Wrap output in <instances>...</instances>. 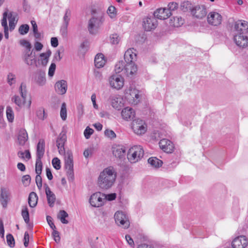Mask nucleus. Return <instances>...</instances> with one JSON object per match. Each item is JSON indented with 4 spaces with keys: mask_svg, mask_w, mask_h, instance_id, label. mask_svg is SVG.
<instances>
[{
    "mask_svg": "<svg viewBox=\"0 0 248 248\" xmlns=\"http://www.w3.org/2000/svg\"><path fill=\"white\" fill-rule=\"evenodd\" d=\"M110 43L112 44H118L120 40V37L116 33H114L110 36Z\"/></svg>",
    "mask_w": 248,
    "mask_h": 248,
    "instance_id": "de8ad7c7",
    "label": "nucleus"
},
{
    "mask_svg": "<svg viewBox=\"0 0 248 248\" xmlns=\"http://www.w3.org/2000/svg\"><path fill=\"white\" fill-rule=\"evenodd\" d=\"M31 180V176L29 175H24L22 178V182L25 186L30 185Z\"/></svg>",
    "mask_w": 248,
    "mask_h": 248,
    "instance_id": "bf43d9fd",
    "label": "nucleus"
},
{
    "mask_svg": "<svg viewBox=\"0 0 248 248\" xmlns=\"http://www.w3.org/2000/svg\"><path fill=\"white\" fill-rule=\"evenodd\" d=\"M94 76L97 80L101 81L103 78L102 75L99 70H94Z\"/></svg>",
    "mask_w": 248,
    "mask_h": 248,
    "instance_id": "774afa93",
    "label": "nucleus"
},
{
    "mask_svg": "<svg viewBox=\"0 0 248 248\" xmlns=\"http://www.w3.org/2000/svg\"><path fill=\"white\" fill-rule=\"evenodd\" d=\"M233 40L237 46L240 47H245L248 45V37L245 32H237L233 36Z\"/></svg>",
    "mask_w": 248,
    "mask_h": 248,
    "instance_id": "6e6552de",
    "label": "nucleus"
},
{
    "mask_svg": "<svg viewBox=\"0 0 248 248\" xmlns=\"http://www.w3.org/2000/svg\"><path fill=\"white\" fill-rule=\"evenodd\" d=\"M160 148L167 153H171L174 149L173 143L170 140L163 139L159 142Z\"/></svg>",
    "mask_w": 248,
    "mask_h": 248,
    "instance_id": "4468645a",
    "label": "nucleus"
},
{
    "mask_svg": "<svg viewBox=\"0 0 248 248\" xmlns=\"http://www.w3.org/2000/svg\"><path fill=\"white\" fill-rule=\"evenodd\" d=\"M233 248H245L248 245L246 236L240 235L236 237L232 243Z\"/></svg>",
    "mask_w": 248,
    "mask_h": 248,
    "instance_id": "f8f14e48",
    "label": "nucleus"
},
{
    "mask_svg": "<svg viewBox=\"0 0 248 248\" xmlns=\"http://www.w3.org/2000/svg\"><path fill=\"white\" fill-rule=\"evenodd\" d=\"M89 47V43L87 40L84 41L80 46V51L83 54H85Z\"/></svg>",
    "mask_w": 248,
    "mask_h": 248,
    "instance_id": "c03bdc74",
    "label": "nucleus"
},
{
    "mask_svg": "<svg viewBox=\"0 0 248 248\" xmlns=\"http://www.w3.org/2000/svg\"><path fill=\"white\" fill-rule=\"evenodd\" d=\"M19 90L20 93V95L23 100V102H25L27 93L26 85L23 83H22L20 85Z\"/></svg>",
    "mask_w": 248,
    "mask_h": 248,
    "instance_id": "ea45409f",
    "label": "nucleus"
},
{
    "mask_svg": "<svg viewBox=\"0 0 248 248\" xmlns=\"http://www.w3.org/2000/svg\"><path fill=\"white\" fill-rule=\"evenodd\" d=\"M184 22V20L181 17H173L170 19L169 25L174 27H179L182 26Z\"/></svg>",
    "mask_w": 248,
    "mask_h": 248,
    "instance_id": "c756f323",
    "label": "nucleus"
},
{
    "mask_svg": "<svg viewBox=\"0 0 248 248\" xmlns=\"http://www.w3.org/2000/svg\"><path fill=\"white\" fill-rule=\"evenodd\" d=\"M12 101H14V103L19 107H21L22 105L25 103L24 102L23 100H22L18 95L14 96L12 98Z\"/></svg>",
    "mask_w": 248,
    "mask_h": 248,
    "instance_id": "603ef678",
    "label": "nucleus"
},
{
    "mask_svg": "<svg viewBox=\"0 0 248 248\" xmlns=\"http://www.w3.org/2000/svg\"><path fill=\"white\" fill-rule=\"evenodd\" d=\"M172 13L169 11L167 8H160L157 9L154 13V16L160 20H165L170 17Z\"/></svg>",
    "mask_w": 248,
    "mask_h": 248,
    "instance_id": "ddd939ff",
    "label": "nucleus"
},
{
    "mask_svg": "<svg viewBox=\"0 0 248 248\" xmlns=\"http://www.w3.org/2000/svg\"><path fill=\"white\" fill-rule=\"evenodd\" d=\"M236 31H246L248 30V22L245 20H239L234 23Z\"/></svg>",
    "mask_w": 248,
    "mask_h": 248,
    "instance_id": "bb28decb",
    "label": "nucleus"
},
{
    "mask_svg": "<svg viewBox=\"0 0 248 248\" xmlns=\"http://www.w3.org/2000/svg\"><path fill=\"white\" fill-rule=\"evenodd\" d=\"M146 39V35L144 33V32H141L138 36L136 37V40L139 43H142Z\"/></svg>",
    "mask_w": 248,
    "mask_h": 248,
    "instance_id": "864d4df0",
    "label": "nucleus"
},
{
    "mask_svg": "<svg viewBox=\"0 0 248 248\" xmlns=\"http://www.w3.org/2000/svg\"><path fill=\"white\" fill-rule=\"evenodd\" d=\"M134 51L133 48H130L127 50L124 55V59L125 62H134L137 59V55Z\"/></svg>",
    "mask_w": 248,
    "mask_h": 248,
    "instance_id": "5701e85b",
    "label": "nucleus"
},
{
    "mask_svg": "<svg viewBox=\"0 0 248 248\" xmlns=\"http://www.w3.org/2000/svg\"><path fill=\"white\" fill-rule=\"evenodd\" d=\"M106 200V194L98 192L91 195L90 199V203L93 207H99L104 204V202Z\"/></svg>",
    "mask_w": 248,
    "mask_h": 248,
    "instance_id": "39448f33",
    "label": "nucleus"
},
{
    "mask_svg": "<svg viewBox=\"0 0 248 248\" xmlns=\"http://www.w3.org/2000/svg\"><path fill=\"white\" fill-rule=\"evenodd\" d=\"M148 163L153 167L159 168L162 166L163 162L155 157H152L148 159Z\"/></svg>",
    "mask_w": 248,
    "mask_h": 248,
    "instance_id": "c9c22d12",
    "label": "nucleus"
},
{
    "mask_svg": "<svg viewBox=\"0 0 248 248\" xmlns=\"http://www.w3.org/2000/svg\"><path fill=\"white\" fill-rule=\"evenodd\" d=\"M46 220L50 227L52 230L56 229V226H55L53 222V218L50 216H47L46 217Z\"/></svg>",
    "mask_w": 248,
    "mask_h": 248,
    "instance_id": "69168bd1",
    "label": "nucleus"
},
{
    "mask_svg": "<svg viewBox=\"0 0 248 248\" xmlns=\"http://www.w3.org/2000/svg\"><path fill=\"white\" fill-rule=\"evenodd\" d=\"M125 73L127 76H132L137 71V67L134 62H125Z\"/></svg>",
    "mask_w": 248,
    "mask_h": 248,
    "instance_id": "412c9836",
    "label": "nucleus"
},
{
    "mask_svg": "<svg viewBox=\"0 0 248 248\" xmlns=\"http://www.w3.org/2000/svg\"><path fill=\"white\" fill-rule=\"evenodd\" d=\"M35 182L38 188L41 189L42 186V181L40 174H37L35 178Z\"/></svg>",
    "mask_w": 248,
    "mask_h": 248,
    "instance_id": "0e129e2a",
    "label": "nucleus"
},
{
    "mask_svg": "<svg viewBox=\"0 0 248 248\" xmlns=\"http://www.w3.org/2000/svg\"><path fill=\"white\" fill-rule=\"evenodd\" d=\"M68 214L64 210H60L58 215V218L60 219L63 224H68V221L65 219L68 217Z\"/></svg>",
    "mask_w": 248,
    "mask_h": 248,
    "instance_id": "58836bf2",
    "label": "nucleus"
},
{
    "mask_svg": "<svg viewBox=\"0 0 248 248\" xmlns=\"http://www.w3.org/2000/svg\"><path fill=\"white\" fill-rule=\"evenodd\" d=\"M60 115L62 120H66L67 118V110L66 108V104L65 103H63L62 105Z\"/></svg>",
    "mask_w": 248,
    "mask_h": 248,
    "instance_id": "79ce46f5",
    "label": "nucleus"
},
{
    "mask_svg": "<svg viewBox=\"0 0 248 248\" xmlns=\"http://www.w3.org/2000/svg\"><path fill=\"white\" fill-rule=\"evenodd\" d=\"M44 187L45 188L46 194V195L48 203L49 206L52 207L54 206L56 200L55 195L53 192L51 191L50 188L47 184H45Z\"/></svg>",
    "mask_w": 248,
    "mask_h": 248,
    "instance_id": "aec40b11",
    "label": "nucleus"
},
{
    "mask_svg": "<svg viewBox=\"0 0 248 248\" xmlns=\"http://www.w3.org/2000/svg\"><path fill=\"white\" fill-rule=\"evenodd\" d=\"M108 100L112 107L116 109L119 110L122 107V99L120 97L116 96H111L109 97Z\"/></svg>",
    "mask_w": 248,
    "mask_h": 248,
    "instance_id": "b1692460",
    "label": "nucleus"
},
{
    "mask_svg": "<svg viewBox=\"0 0 248 248\" xmlns=\"http://www.w3.org/2000/svg\"><path fill=\"white\" fill-rule=\"evenodd\" d=\"M113 155L117 158H123L125 156L126 148L121 145H114L112 148Z\"/></svg>",
    "mask_w": 248,
    "mask_h": 248,
    "instance_id": "f3484780",
    "label": "nucleus"
},
{
    "mask_svg": "<svg viewBox=\"0 0 248 248\" xmlns=\"http://www.w3.org/2000/svg\"><path fill=\"white\" fill-rule=\"evenodd\" d=\"M132 128L135 133L140 135L144 134L147 131V125L142 120L136 119L132 122Z\"/></svg>",
    "mask_w": 248,
    "mask_h": 248,
    "instance_id": "0eeeda50",
    "label": "nucleus"
},
{
    "mask_svg": "<svg viewBox=\"0 0 248 248\" xmlns=\"http://www.w3.org/2000/svg\"><path fill=\"white\" fill-rule=\"evenodd\" d=\"M53 230V232H52V235L53 236L54 240L57 243H58L60 242L61 239L59 232L56 231V229Z\"/></svg>",
    "mask_w": 248,
    "mask_h": 248,
    "instance_id": "e2e57ef3",
    "label": "nucleus"
},
{
    "mask_svg": "<svg viewBox=\"0 0 248 248\" xmlns=\"http://www.w3.org/2000/svg\"><path fill=\"white\" fill-rule=\"evenodd\" d=\"M116 178V173L111 167H108L101 172L98 178V184L102 189H108L111 187Z\"/></svg>",
    "mask_w": 248,
    "mask_h": 248,
    "instance_id": "f257e3e1",
    "label": "nucleus"
},
{
    "mask_svg": "<svg viewBox=\"0 0 248 248\" xmlns=\"http://www.w3.org/2000/svg\"><path fill=\"white\" fill-rule=\"evenodd\" d=\"M38 200L37 194L34 192H31L29 196L28 203L31 207H34L36 206Z\"/></svg>",
    "mask_w": 248,
    "mask_h": 248,
    "instance_id": "f704fd0d",
    "label": "nucleus"
},
{
    "mask_svg": "<svg viewBox=\"0 0 248 248\" xmlns=\"http://www.w3.org/2000/svg\"><path fill=\"white\" fill-rule=\"evenodd\" d=\"M104 21L103 16L97 18L93 17L89 21V30H95L98 28Z\"/></svg>",
    "mask_w": 248,
    "mask_h": 248,
    "instance_id": "6ab92c4d",
    "label": "nucleus"
},
{
    "mask_svg": "<svg viewBox=\"0 0 248 248\" xmlns=\"http://www.w3.org/2000/svg\"><path fill=\"white\" fill-rule=\"evenodd\" d=\"M125 96L127 99L132 100V103L135 105L138 104L139 101V91L136 89L130 88L126 91Z\"/></svg>",
    "mask_w": 248,
    "mask_h": 248,
    "instance_id": "2eb2a0df",
    "label": "nucleus"
},
{
    "mask_svg": "<svg viewBox=\"0 0 248 248\" xmlns=\"http://www.w3.org/2000/svg\"><path fill=\"white\" fill-rule=\"evenodd\" d=\"M36 82L37 84L40 86H43L46 84V74L44 71H39L37 72V76L36 78Z\"/></svg>",
    "mask_w": 248,
    "mask_h": 248,
    "instance_id": "7c9ffc66",
    "label": "nucleus"
},
{
    "mask_svg": "<svg viewBox=\"0 0 248 248\" xmlns=\"http://www.w3.org/2000/svg\"><path fill=\"white\" fill-rule=\"evenodd\" d=\"M191 14L195 17L202 19L206 15V10L203 6L197 5L192 8Z\"/></svg>",
    "mask_w": 248,
    "mask_h": 248,
    "instance_id": "dca6fc26",
    "label": "nucleus"
},
{
    "mask_svg": "<svg viewBox=\"0 0 248 248\" xmlns=\"http://www.w3.org/2000/svg\"><path fill=\"white\" fill-rule=\"evenodd\" d=\"M105 135L110 139H114L116 137V134L112 130L107 129L104 132Z\"/></svg>",
    "mask_w": 248,
    "mask_h": 248,
    "instance_id": "13d9d810",
    "label": "nucleus"
},
{
    "mask_svg": "<svg viewBox=\"0 0 248 248\" xmlns=\"http://www.w3.org/2000/svg\"><path fill=\"white\" fill-rule=\"evenodd\" d=\"M121 114L124 119L128 121L133 119L135 112L132 108L126 107L122 110Z\"/></svg>",
    "mask_w": 248,
    "mask_h": 248,
    "instance_id": "4be33fe9",
    "label": "nucleus"
},
{
    "mask_svg": "<svg viewBox=\"0 0 248 248\" xmlns=\"http://www.w3.org/2000/svg\"><path fill=\"white\" fill-rule=\"evenodd\" d=\"M110 85L111 87L117 90L120 89L124 86V78L119 75H112L109 79Z\"/></svg>",
    "mask_w": 248,
    "mask_h": 248,
    "instance_id": "9d476101",
    "label": "nucleus"
},
{
    "mask_svg": "<svg viewBox=\"0 0 248 248\" xmlns=\"http://www.w3.org/2000/svg\"><path fill=\"white\" fill-rule=\"evenodd\" d=\"M157 25V20L154 16L152 17L147 16L143 19V27L144 31H151L152 30H155Z\"/></svg>",
    "mask_w": 248,
    "mask_h": 248,
    "instance_id": "1a4fd4ad",
    "label": "nucleus"
},
{
    "mask_svg": "<svg viewBox=\"0 0 248 248\" xmlns=\"http://www.w3.org/2000/svg\"><path fill=\"white\" fill-rule=\"evenodd\" d=\"M9 196L10 193L6 188H1L0 201L3 207L7 206Z\"/></svg>",
    "mask_w": 248,
    "mask_h": 248,
    "instance_id": "a878e982",
    "label": "nucleus"
},
{
    "mask_svg": "<svg viewBox=\"0 0 248 248\" xmlns=\"http://www.w3.org/2000/svg\"><path fill=\"white\" fill-rule=\"evenodd\" d=\"M24 61L28 65H32L36 62L35 58L32 56V52L27 50L24 56Z\"/></svg>",
    "mask_w": 248,
    "mask_h": 248,
    "instance_id": "72a5a7b5",
    "label": "nucleus"
},
{
    "mask_svg": "<svg viewBox=\"0 0 248 248\" xmlns=\"http://www.w3.org/2000/svg\"><path fill=\"white\" fill-rule=\"evenodd\" d=\"M178 3L174 2H171L168 4L167 9H168L169 11H170V12L172 13V12L176 10L178 8Z\"/></svg>",
    "mask_w": 248,
    "mask_h": 248,
    "instance_id": "4d7b16f0",
    "label": "nucleus"
},
{
    "mask_svg": "<svg viewBox=\"0 0 248 248\" xmlns=\"http://www.w3.org/2000/svg\"><path fill=\"white\" fill-rule=\"evenodd\" d=\"M105 62L106 61L103 54L100 53L96 55L94 58V65L96 68H100L103 67Z\"/></svg>",
    "mask_w": 248,
    "mask_h": 248,
    "instance_id": "c85d7f7f",
    "label": "nucleus"
},
{
    "mask_svg": "<svg viewBox=\"0 0 248 248\" xmlns=\"http://www.w3.org/2000/svg\"><path fill=\"white\" fill-rule=\"evenodd\" d=\"M6 241L8 245L11 247L13 248L15 245V239L13 236L11 234H8L6 236Z\"/></svg>",
    "mask_w": 248,
    "mask_h": 248,
    "instance_id": "3c124183",
    "label": "nucleus"
},
{
    "mask_svg": "<svg viewBox=\"0 0 248 248\" xmlns=\"http://www.w3.org/2000/svg\"><path fill=\"white\" fill-rule=\"evenodd\" d=\"M56 69V64L54 63H51L48 70V75L52 77L54 75Z\"/></svg>",
    "mask_w": 248,
    "mask_h": 248,
    "instance_id": "338daca9",
    "label": "nucleus"
},
{
    "mask_svg": "<svg viewBox=\"0 0 248 248\" xmlns=\"http://www.w3.org/2000/svg\"><path fill=\"white\" fill-rule=\"evenodd\" d=\"M7 82L10 86L16 83V75L12 73H9L7 75Z\"/></svg>",
    "mask_w": 248,
    "mask_h": 248,
    "instance_id": "09e8293b",
    "label": "nucleus"
},
{
    "mask_svg": "<svg viewBox=\"0 0 248 248\" xmlns=\"http://www.w3.org/2000/svg\"><path fill=\"white\" fill-rule=\"evenodd\" d=\"M107 13L111 18H115L117 15L115 7L112 5L110 6L107 10Z\"/></svg>",
    "mask_w": 248,
    "mask_h": 248,
    "instance_id": "49530a36",
    "label": "nucleus"
},
{
    "mask_svg": "<svg viewBox=\"0 0 248 248\" xmlns=\"http://www.w3.org/2000/svg\"><path fill=\"white\" fill-rule=\"evenodd\" d=\"M222 17L219 13L215 12H210L207 16L208 23L212 26H217L221 23Z\"/></svg>",
    "mask_w": 248,
    "mask_h": 248,
    "instance_id": "9b49d317",
    "label": "nucleus"
},
{
    "mask_svg": "<svg viewBox=\"0 0 248 248\" xmlns=\"http://www.w3.org/2000/svg\"><path fill=\"white\" fill-rule=\"evenodd\" d=\"M125 61H120L118 62L115 66V71L116 73H119L122 71H124L125 73Z\"/></svg>",
    "mask_w": 248,
    "mask_h": 248,
    "instance_id": "4c0bfd02",
    "label": "nucleus"
},
{
    "mask_svg": "<svg viewBox=\"0 0 248 248\" xmlns=\"http://www.w3.org/2000/svg\"><path fill=\"white\" fill-rule=\"evenodd\" d=\"M19 43L21 46L26 47L29 51H31V45L29 41L25 39H21L20 40Z\"/></svg>",
    "mask_w": 248,
    "mask_h": 248,
    "instance_id": "6e6d98bb",
    "label": "nucleus"
},
{
    "mask_svg": "<svg viewBox=\"0 0 248 248\" xmlns=\"http://www.w3.org/2000/svg\"><path fill=\"white\" fill-rule=\"evenodd\" d=\"M28 139V136L27 131L25 129H22L19 131V135L18 136V140L19 143L21 145L25 144V142Z\"/></svg>",
    "mask_w": 248,
    "mask_h": 248,
    "instance_id": "2f4dec72",
    "label": "nucleus"
},
{
    "mask_svg": "<svg viewBox=\"0 0 248 248\" xmlns=\"http://www.w3.org/2000/svg\"><path fill=\"white\" fill-rule=\"evenodd\" d=\"M42 170V163L41 161V158L36 159L35 163V172L37 174H41Z\"/></svg>",
    "mask_w": 248,
    "mask_h": 248,
    "instance_id": "a19ab883",
    "label": "nucleus"
},
{
    "mask_svg": "<svg viewBox=\"0 0 248 248\" xmlns=\"http://www.w3.org/2000/svg\"><path fill=\"white\" fill-rule=\"evenodd\" d=\"M55 89L58 94L61 95L65 94L67 89L66 81L64 80L58 81L55 85Z\"/></svg>",
    "mask_w": 248,
    "mask_h": 248,
    "instance_id": "a211bd4d",
    "label": "nucleus"
},
{
    "mask_svg": "<svg viewBox=\"0 0 248 248\" xmlns=\"http://www.w3.org/2000/svg\"><path fill=\"white\" fill-rule=\"evenodd\" d=\"M52 164L53 167L57 170H59L61 169V161L60 160L57 158L55 157L52 160Z\"/></svg>",
    "mask_w": 248,
    "mask_h": 248,
    "instance_id": "5fc2aeb1",
    "label": "nucleus"
},
{
    "mask_svg": "<svg viewBox=\"0 0 248 248\" xmlns=\"http://www.w3.org/2000/svg\"><path fill=\"white\" fill-rule=\"evenodd\" d=\"M93 130L87 127L84 131V135L86 139L90 138L91 135L93 134Z\"/></svg>",
    "mask_w": 248,
    "mask_h": 248,
    "instance_id": "052dcab7",
    "label": "nucleus"
},
{
    "mask_svg": "<svg viewBox=\"0 0 248 248\" xmlns=\"http://www.w3.org/2000/svg\"><path fill=\"white\" fill-rule=\"evenodd\" d=\"M21 215H22V216L25 222H26V223L28 225L30 229H32V228L33 227L32 225H31L29 223V222H30L29 213L28 209L27 206L23 207L22 211H21Z\"/></svg>",
    "mask_w": 248,
    "mask_h": 248,
    "instance_id": "473e14b6",
    "label": "nucleus"
},
{
    "mask_svg": "<svg viewBox=\"0 0 248 248\" xmlns=\"http://www.w3.org/2000/svg\"><path fill=\"white\" fill-rule=\"evenodd\" d=\"M116 223L124 229H127L130 225L127 216L122 211H117L114 215Z\"/></svg>",
    "mask_w": 248,
    "mask_h": 248,
    "instance_id": "20e7f679",
    "label": "nucleus"
},
{
    "mask_svg": "<svg viewBox=\"0 0 248 248\" xmlns=\"http://www.w3.org/2000/svg\"><path fill=\"white\" fill-rule=\"evenodd\" d=\"M71 16V11L69 9L65 10V13L63 16V21L64 26L66 27L68 24Z\"/></svg>",
    "mask_w": 248,
    "mask_h": 248,
    "instance_id": "a18cd8bd",
    "label": "nucleus"
},
{
    "mask_svg": "<svg viewBox=\"0 0 248 248\" xmlns=\"http://www.w3.org/2000/svg\"><path fill=\"white\" fill-rule=\"evenodd\" d=\"M181 8L184 12L190 10L191 11L192 9L191 4L189 1H184L181 5Z\"/></svg>",
    "mask_w": 248,
    "mask_h": 248,
    "instance_id": "8fccbe9b",
    "label": "nucleus"
},
{
    "mask_svg": "<svg viewBox=\"0 0 248 248\" xmlns=\"http://www.w3.org/2000/svg\"><path fill=\"white\" fill-rule=\"evenodd\" d=\"M144 151L140 145L134 146L129 149L127 153V158L132 163H135L143 157Z\"/></svg>",
    "mask_w": 248,
    "mask_h": 248,
    "instance_id": "7ed1b4c3",
    "label": "nucleus"
},
{
    "mask_svg": "<svg viewBox=\"0 0 248 248\" xmlns=\"http://www.w3.org/2000/svg\"><path fill=\"white\" fill-rule=\"evenodd\" d=\"M37 115L40 119L44 120L45 118V109L43 108H40L37 111Z\"/></svg>",
    "mask_w": 248,
    "mask_h": 248,
    "instance_id": "680f3d73",
    "label": "nucleus"
},
{
    "mask_svg": "<svg viewBox=\"0 0 248 248\" xmlns=\"http://www.w3.org/2000/svg\"><path fill=\"white\" fill-rule=\"evenodd\" d=\"M51 54V51L49 49L46 53L40 54L41 63L43 65L45 66L48 62V59Z\"/></svg>",
    "mask_w": 248,
    "mask_h": 248,
    "instance_id": "e433bc0d",
    "label": "nucleus"
},
{
    "mask_svg": "<svg viewBox=\"0 0 248 248\" xmlns=\"http://www.w3.org/2000/svg\"><path fill=\"white\" fill-rule=\"evenodd\" d=\"M45 153V141L40 139L37 145L36 158H42Z\"/></svg>",
    "mask_w": 248,
    "mask_h": 248,
    "instance_id": "cd10ccee",
    "label": "nucleus"
},
{
    "mask_svg": "<svg viewBox=\"0 0 248 248\" xmlns=\"http://www.w3.org/2000/svg\"><path fill=\"white\" fill-rule=\"evenodd\" d=\"M7 17H8L9 20L10 30L11 31L14 30L17 21V20L16 19V14L10 12L8 14V10L7 9L4 12L3 14V18L1 20V25L4 27V31H8Z\"/></svg>",
    "mask_w": 248,
    "mask_h": 248,
    "instance_id": "f03ea898",
    "label": "nucleus"
},
{
    "mask_svg": "<svg viewBox=\"0 0 248 248\" xmlns=\"http://www.w3.org/2000/svg\"><path fill=\"white\" fill-rule=\"evenodd\" d=\"M6 115L8 121L10 122H12L14 118V116L13 110L10 106H8L6 108Z\"/></svg>",
    "mask_w": 248,
    "mask_h": 248,
    "instance_id": "37998d69",
    "label": "nucleus"
},
{
    "mask_svg": "<svg viewBox=\"0 0 248 248\" xmlns=\"http://www.w3.org/2000/svg\"><path fill=\"white\" fill-rule=\"evenodd\" d=\"M63 154L65 155V168L67 170V173L69 177L72 178L74 176L72 153L71 151L68 150Z\"/></svg>",
    "mask_w": 248,
    "mask_h": 248,
    "instance_id": "423d86ee",
    "label": "nucleus"
},
{
    "mask_svg": "<svg viewBox=\"0 0 248 248\" xmlns=\"http://www.w3.org/2000/svg\"><path fill=\"white\" fill-rule=\"evenodd\" d=\"M66 140V136L63 134L62 136H60L56 141L57 146L60 154H63L65 153L64 145Z\"/></svg>",
    "mask_w": 248,
    "mask_h": 248,
    "instance_id": "393cba45",
    "label": "nucleus"
}]
</instances>
